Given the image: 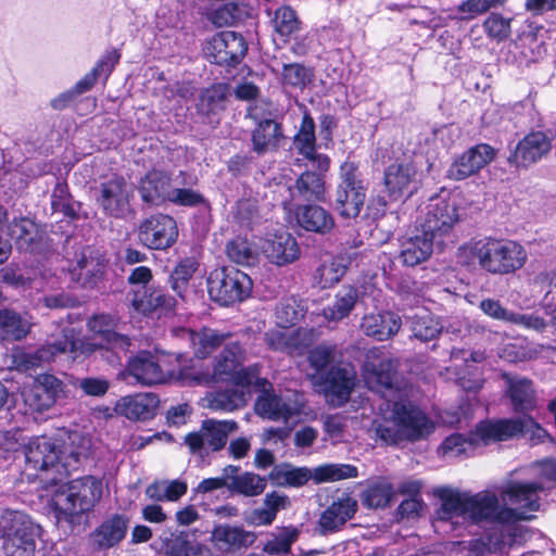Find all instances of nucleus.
Here are the masks:
<instances>
[{"label": "nucleus", "instance_id": "49", "mask_svg": "<svg viewBox=\"0 0 556 556\" xmlns=\"http://www.w3.org/2000/svg\"><path fill=\"white\" fill-rule=\"evenodd\" d=\"M348 270V262L345 257H333L324 262L315 273V280L323 289L329 288L338 283Z\"/></svg>", "mask_w": 556, "mask_h": 556}, {"label": "nucleus", "instance_id": "48", "mask_svg": "<svg viewBox=\"0 0 556 556\" xmlns=\"http://www.w3.org/2000/svg\"><path fill=\"white\" fill-rule=\"evenodd\" d=\"M31 324L26 318L8 309H0V334L7 340H21L30 331Z\"/></svg>", "mask_w": 556, "mask_h": 556}, {"label": "nucleus", "instance_id": "11", "mask_svg": "<svg viewBox=\"0 0 556 556\" xmlns=\"http://www.w3.org/2000/svg\"><path fill=\"white\" fill-rule=\"evenodd\" d=\"M106 268L105 255L93 248H85L76 263L68 269L71 281L84 289L92 290L103 280Z\"/></svg>", "mask_w": 556, "mask_h": 556}, {"label": "nucleus", "instance_id": "16", "mask_svg": "<svg viewBox=\"0 0 556 556\" xmlns=\"http://www.w3.org/2000/svg\"><path fill=\"white\" fill-rule=\"evenodd\" d=\"M138 237L140 242L149 249L165 250L176 242L178 228L170 216L160 214L141 223Z\"/></svg>", "mask_w": 556, "mask_h": 556}, {"label": "nucleus", "instance_id": "60", "mask_svg": "<svg viewBox=\"0 0 556 556\" xmlns=\"http://www.w3.org/2000/svg\"><path fill=\"white\" fill-rule=\"evenodd\" d=\"M208 551L202 544H192L184 536H177L167 546L164 556H205Z\"/></svg>", "mask_w": 556, "mask_h": 556}, {"label": "nucleus", "instance_id": "30", "mask_svg": "<svg viewBox=\"0 0 556 556\" xmlns=\"http://www.w3.org/2000/svg\"><path fill=\"white\" fill-rule=\"evenodd\" d=\"M262 250L269 262L278 266L290 264L300 256V248L295 239L287 231L267 238Z\"/></svg>", "mask_w": 556, "mask_h": 556}, {"label": "nucleus", "instance_id": "19", "mask_svg": "<svg viewBox=\"0 0 556 556\" xmlns=\"http://www.w3.org/2000/svg\"><path fill=\"white\" fill-rule=\"evenodd\" d=\"M75 349V343L68 337H60L35 352H16L13 355V364L17 370L27 371L49 364L59 355Z\"/></svg>", "mask_w": 556, "mask_h": 556}, {"label": "nucleus", "instance_id": "41", "mask_svg": "<svg viewBox=\"0 0 556 556\" xmlns=\"http://www.w3.org/2000/svg\"><path fill=\"white\" fill-rule=\"evenodd\" d=\"M248 392L242 387L208 393L204 406L214 412L230 413L243 407L248 402Z\"/></svg>", "mask_w": 556, "mask_h": 556}, {"label": "nucleus", "instance_id": "18", "mask_svg": "<svg viewBox=\"0 0 556 556\" xmlns=\"http://www.w3.org/2000/svg\"><path fill=\"white\" fill-rule=\"evenodd\" d=\"M551 150V138L543 131H532L517 143L507 162L515 168H528L547 156Z\"/></svg>", "mask_w": 556, "mask_h": 556}, {"label": "nucleus", "instance_id": "61", "mask_svg": "<svg viewBox=\"0 0 556 556\" xmlns=\"http://www.w3.org/2000/svg\"><path fill=\"white\" fill-rule=\"evenodd\" d=\"M312 71L300 63L283 64L282 79L283 83L292 87L303 88L312 79Z\"/></svg>", "mask_w": 556, "mask_h": 556}, {"label": "nucleus", "instance_id": "24", "mask_svg": "<svg viewBox=\"0 0 556 556\" xmlns=\"http://www.w3.org/2000/svg\"><path fill=\"white\" fill-rule=\"evenodd\" d=\"M131 193L125 179L116 177L101 185L97 201L106 214L119 217L129 210Z\"/></svg>", "mask_w": 556, "mask_h": 556}, {"label": "nucleus", "instance_id": "29", "mask_svg": "<svg viewBox=\"0 0 556 556\" xmlns=\"http://www.w3.org/2000/svg\"><path fill=\"white\" fill-rule=\"evenodd\" d=\"M159 399L153 393H138L119 399L115 412L129 420H147L152 418L157 409Z\"/></svg>", "mask_w": 556, "mask_h": 556}, {"label": "nucleus", "instance_id": "47", "mask_svg": "<svg viewBox=\"0 0 556 556\" xmlns=\"http://www.w3.org/2000/svg\"><path fill=\"white\" fill-rule=\"evenodd\" d=\"M132 307L142 314H149L157 308L172 309L174 300L165 295L161 290H152L150 292H135L131 299Z\"/></svg>", "mask_w": 556, "mask_h": 556}, {"label": "nucleus", "instance_id": "9", "mask_svg": "<svg viewBox=\"0 0 556 556\" xmlns=\"http://www.w3.org/2000/svg\"><path fill=\"white\" fill-rule=\"evenodd\" d=\"M458 222V205L454 199L433 198L426 206L420 227L435 240L450 235Z\"/></svg>", "mask_w": 556, "mask_h": 556}, {"label": "nucleus", "instance_id": "50", "mask_svg": "<svg viewBox=\"0 0 556 556\" xmlns=\"http://www.w3.org/2000/svg\"><path fill=\"white\" fill-rule=\"evenodd\" d=\"M267 485L265 477L254 472H243L231 478L228 489L244 496H257L262 494Z\"/></svg>", "mask_w": 556, "mask_h": 556}, {"label": "nucleus", "instance_id": "57", "mask_svg": "<svg viewBox=\"0 0 556 556\" xmlns=\"http://www.w3.org/2000/svg\"><path fill=\"white\" fill-rule=\"evenodd\" d=\"M392 497V486L389 482H378L370 485L362 495L364 505L369 508H383Z\"/></svg>", "mask_w": 556, "mask_h": 556}, {"label": "nucleus", "instance_id": "13", "mask_svg": "<svg viewBox=\"0 0 556 556\" xmlns=\"http://www.w3.org/2000/svg\"><path fill=\"white\" fill-rule=\"evenodd\" d=\"M248 50L244 38L235 31H220L213 36L204 47L206 59L218 65H236Z\"/></svg>", "mask_w": 556, "mask_h": 556}, {"label": "nucleus", "instance_id": "36", "mask_svg": "<svg viewBox=\"0 0 556 556\" xmlns=\"http://www.w3.org/2000/svg\"><path fill=\"white\" fill-rule=\"evenodd\" d=\"M88 328L91 332L106 343L108 348L126 349L129 339L115 331L116 319L111 315H97L88 320Z\"/></svg>", "mask_w": 556, "mask_h": 556}, {"label": "nucleus", "instance_id": "22", "mask_svg": "<svg viewBox=\"0 0 556 556\" xmlns=\"http://www.w3.org/2000/svg\"><path fill=\"white\" fill-rule=\"evenodd\" d=\"M56 452L63 475L77 468L81 458H86L91 447V440L79 431H64L55 440Z\"/></svg>", "mask_w": 556, "mask_h": 556}, {"label": "nucleus", "instance_id": "4", "mask_svg": "<svg viewBox=\"0 0 556 556\" xmlns=\"http://www.w3.org/2000/svg\"><path fill=\"white\" fill-rule=\"evenodd\" d=\"M378 438L388 444L403 440H418L433 430L431 420L418 408L394 403L381 421L374 422Z\"/></svg>", "mask_w": 556, "mask_h": 556}, {"label": "nucleus", "instance_id": "32", "mask_svg": "<svg viewBox=\"0 0 556 556\" xmlns=\"http://www.w3.org/2000/svg\"><path fill=\"white\" fill-rule=\"evenodd\" d=\"M41 528L27 515L17 510H4L0 515V533L3 540L39 538Z\"/></svg>", "mask_w": 556, "mask_h": 556}, {"label": "nucleus", "instance_id": "12", "mask_svg": "<svg viewBox=\"0 0 556 556\" xmlns=\"http://www.w3.org/2000/svg\"><path fill=\"white\" fill-rule=\"evenodd\" d=\"M478 431L484 441H506L520 433L528 432H531L533 437L542 441L547 435L546 431L529 416L517 419L483 421L479 426Z\"/></svg>", "mask_w": 556, "mask_h": 556}, {"label": "nucleus", "instance_id": "45", "mask_svg": "<svg viewBox=\"0 0 556 556\" xmlns=\"http://www.w3.org/2000/svg\"><path fill=\"white\" fill-rule=\"evenodd\" d=\"M126 530L127 520L116 515L96 530L93 534L94 542L101 548L112 547L125 536Z\"/></svg>", "mask_w": 556, "mask_h": 556}, {"label": "nucleus", "instance_id": "20", "mask_svg": "<svg viewBox=\"0 0 556 556\" xmlns=\"http://www.w3.org/2000/svg\"><path fill=\"white\" fill-rule=\"evenodd\" d=\"M496 155L495 150L486 144H477L454 160L447 170V177L453 180H464L478 174Z\"/></svg>", "mask_w": 556, "mask_h": 556}, {"label": "nucleus", "instance_id": "25", "mask_svg": "<svg viewBox=\"0 0 556 556\" xmlns=\"http://www.w3.org/2000/svg\"><path fill=\"white\" fill-rule=\"evenodd\" d=\"M434 239L422 228L406 235L400 240V262L407 267H415L427 262L433 253Z\"/></svg>", "mask_w": 556, "mask_h": 556}, {"label": "nucleus", "instance_id": "56", "mask_svg": "<svg viewBox=\"0 0 556 556\" xmlns=\"http://www.w3.org/2000/svg\"><path fill=\"white\" fill-rule=\"evenodd\" d=\"M273 25L280 36L288 37L300 29V21L290 7H280L275 11Z\"/></svg>", "mask_w": 556, "mask_h": 556}, {"label": "nucleus", "instance_id": "37", "mask_svg": "<svg viewBox=\"0 0 556 556\" xmlns=\"http://www.w3.org/2000/svg\"><path fill=\"white\" fill-rule=\"evenodd\" d=\"M184 334L190 341L194 355L199 358L211 355L229 337L228 333H222L211 328H202L198 331L184 330Z\"/></svg>", "mask_w": 556, "mask_h": 556}, {"label": "nucleus", "instance_id": "3", "mask_svg": "<svg viewBox=\"0 0 556 556\" xmlns=\"http://www.w3.org/2000/svg\"><path fill=\"white\" fill-rule=\"evenodd\" d=\"M103 494V482L93 476L72 480L59 489L52 497V505L59 522L79 525L84 515L91 511Z\"/></svg>", "mask_w": 556, "mask_h": 556}, {"label": "nucleus", "instance_id": "1", "mask_svg": "<svg viewBox=\"0 0 556 556\" xmlns=\"http://www.w3.org/2000/svg\"><path fill=\"white\" fill-rule=\"evenodd\" d=\"M543 490L542 481H511L500 489L498 495L491 491L470 495L447 488L441 489L439 517L442 520L462 517L472 522L488 520L511 525L530 519L529 513L540 507V493Z\"/></svg>", "mask_w": 556, "mask_h": 556}, {"label": "nucleus", "instance_id": "14", "mask_svg": "<svg viewBox=\"0 0 556 556\" xmlns=\"http://www.w3.org/2000/svg\"><path fill=\"white\" fill-rule=\"evenodd\" d=\"M420 173L415 161L395 162L384 170L383 185L389 198L397 201L418 189Z\"/></svg>", "mask_w": 556, "mask_h": 556}, {"label": "nucleus", "instance_id": "51", "mask_svg": "<svg viewBox=\"0 0 556 556\" xmlns=\"http://www.w3.org/2000/svg\"><path fill=\"white\" fill-rule=\"evenodd\" d=\"M316 483L334 482L357 477V468L349 464H326L312 470Z\"/></svg>", "mask_w": 556, "mask_h": 556}, {"label": "nucleus", "instance_id": "17", "mask_svg": "<svg viewBox=\"0 0 556 556\" xmlns=\"http://www.w3.org/2000/svg\"><path fill=\"white\" fill-rule=\"evenodd\" d=\"M304 408L302 396L295 394L294 399L282 397L269 392H263L256 400L254 409L262 418L274 421L282 420L285 424L299 417Z\"/></svg>", "mask_w": 556, "mask_h": 556}, {"label": "nucleus", "instance_id": "59", "mask_svg": "<svg viewBox=\"0 0 556 556\" xmlns=\"http://www.w3.org/2000/svg\"><path fill=\"white\" fill-rule=\"evenodd\" d=\"M414 337L421 341H430L441 331L439 323L428 314L416 315L412 320Z\"/></svg>", "mask_w": 556, "mask_h": 556}, {"label": "nucleus", "instance_id": "64", "mask_svg": "<svg viewBox=\"0 0 556 556\" xmlns=\"http://www.w3.org/2000/svg\"><path fill=\"white\" fill-rule=\"evenodd\" d=\"M38 538L3 540L2 549L5 556H35Z\"/></svg>", "mask_w": 556, "mask_h": 556}, {"label": "nucleus", "instance_id": "26", "mask_svg": "<svg viewBox=\"0 0 556 556\" xmlns=\"http://www.w3.org/2000/svg\"><path fill=\"white\" fill-rule=\"evenodd\" d=\"M27 464L35 470L53 469L63 475L55 441L47 437L35 438L25 447Z\"/></svg>", "mask_w": 556, "mask_h": 556}, {"label": "nucleus", "instance_id": "40", "mask_svg": "<svg viewBox=\"0 0 556 556\" xmlns=\"http://www.w3.org/2000/svg\"><path fill=\"white\" fill-rule=\"evenodd\" d=\"M296 219L299 225L304 229L318 233H326L334 226L332 216L318 205H304L299 207Z\"/></svg>", "mask_w": 556, "mask_h": 556}, {"label": "nucleus", "instance_id": "44", "mask_svg": "<svg viewBox=\"0 0 556 556\" xmlns=\"http://www.w3.org/2000/svg\"><path fill=\"white\" fill-rule=\"evenodd\" d=\"M229 97L230 91L227 85H213L201 93L198 111L206 116L218 114L226 109Z\"/></svg>", "mask_w": 556, "mask_h": 556}, {"label": "nucleus", "instance_id": "21", "mask_svg": "<svg viewBox=\"0 0 556 556\" xmlns=\"http://www.w3.org/2000/svg\"><path fill=\"white\" fill-rule=\"evenodd\" d=\"M256 538L255 532L244 529L243 526L220 523L213 528L210 541L217 551L235 554L251 547Z\"/></svg>", "mask_w": 556, "mask_h": 556}, {"label": "nucleus", "instance_id": "8", "mask_svg": "<svg viewBox=\"0 0 556 556\" xmlns=\"http://www.w3.org/2000/svg\"><path fill=\"white\" fill-rule=\"evenodd\" d=\"M340 178L336 194L337 210L343 217L355 218L359 215L366 199L357 166L353 162L343 163L340 167Z\"/></svg>", "mask_w": 556, "mask_h": 556}, {"label": "nucleus", "instance_id": "27", "mask_svg": "<svg viewBox=\"0 0 556 556\" xmlns=\"http://www.w3.org/2000/svg\"><path fill=\"white\" fill-rule=\"evenodd\" d=\"M357 510V501L350 496L340 497L331 503L320 515L318 530L321 534L339 531Z\"/></svg>", "mask_w": 556, "mask_h": 556}, {"label": "nucleus", "instance_id": "6", "mask_svg": "<svg viewBox=\"0 0 556 556\" xmlns=\"http://www.w3.org/2000/svg\"><path fill=\"white\" fill-rule=\"evenodd\" d=\"M252 287L253 282L249 275L233 267L216 268L207 278L211 299L224 306L248 299Z\"/></svg>", "mask_w": 556, "mask_h": 556}, {"label": "nucleus", "instance_id": "53", "mask_svg": "<svg viewBox=\"0 0 556 556\" xmlns=\"http://www.w3.org/2000/svg\"><path fill=\"white\" fill-rule=\"evenodd\" d=\"M295 189L304 200H321L325 194V181L319 174L305 172L298 178Z\"/></svg>", "mask_w": 556, "mask_h": 556}, {"label": "nucleus", "instance_id": "2", "mask_svg": "<svg viewBox=\"0 0 556 556\" xmlns=\"http://www.w3.org/2000/svg\"><path fill=\"white\" fill-rule=\"evenodd\" d=\"M527 252L516 241L482 238L471 240L458 248V262L466 266L478 264L483 270L494 275L513 274L523 267Z\"/></svg>", "mask_w": 556, "mask_h": 556}, {"label": "nucleus", "instance_id": "46", "mask_svg": "<svg viewBox=\"0 0 556 556\" xmlns=\"http://www.w3.org/2000/svg\"><path fill=\"white\" fill-rule=\"evenodd\" d=\"M187 490V483L182 480H160L147 486L146 495L156 502H176Z\"/></svg>", "mask_w": 556, "mask_h": 556}, {"label": "nucleus", "instance_id": "33", "mask_svg": "<svg viewBox=\"0 0 556 556\" xmlns=\"http://www.w3.org/2000/svg\"><path fill=\"white\" fill-rule=\"evenodd\" d=\"M402 326L400 316L392 312L369 313L362 318L361 328L368 337L386 341L394 337Z\"/></svg>", "mask_w": 556, "mask_h": 556}, {"label": "nucleus", "instance_id": "7", "mask_svg": "<svg viewBox=\"0 0 556 556\" xmlns=\"http://www.w3.org/2000/svg\"><path fill=\"white\" fill-rule=\"evenodd\" d=\"M239 429L235 420L205 419L198 431L188 433L184 441L192 454L201 456L222 451L228 437Z\"/></svg>", "mask_w": 556, "mask_h": 556}, {"label": "nucleus", "instance_id": "31", "mask_svg": "<svg viewBox=\"0 0 556 556\" xmlns=\"http://www.w3.org/2000/svg\"><path fill=\"white\" fill-rule=\"evenodd\" d=\"M315 143V123L308 114H305L302 118L300 130L294 137L295 149L305 159L309 160L313 166L326 172L329 168L330 161L328 156L316 153Z\"/></svg>", "mask_w": 556, "mask_h": 556}, {"label": "nucleus", "instance_id": "63", "mask_svg": "<svg viewBox=\"0 0 556 556\" xmlns=\"http://www.w3.org/2000/svg\"><path fill=\"white\" fill-rule=\"evenodd\" d=\"M337 355L338 351L334 345L319 344L309 351L308 362L311 367L319 372L333 363Z\"/></svg>", "mask_w": 556, "mask_h": 556}, {"label": "nucleus", "instance_id": "52", "mask_svg": "<svg viewBox=\"0 0 556 556\" xmlns=\"http://www.w3.org/2000/svg\"><path fill=\"white\" fill-rule=\"evenodd\" d=\"M553 274L549 271L539 273L532 280L535 287L549 286L540 302V306L544 314L551 319L552 328L556 330V283L552 286Z\"/></svg>", "mask_w": 556, "mask_h": 556}, {"label": "nucleus", "instance_id": "54", "mask_svg": "<svg viewBox=\"0 0 556 556\" xmlns=\"http://www.w3.org/2000/svg\"><path fill=\"white\" fill-rule=\"evenodd\" d=\"M482 422H480L477 428ZM478 429H476V432L472 433L468 439L464 438L460 434H452L448 438L444 440V442L441 445V452L444 456H458L460 454L467 453L468 447L483 443L489 444L491 441H484L481 435L478 433Z\"/></svg>", "mask_w": 556, "mask_h": 556}, {"label": "nucleus", "instance_id": "28", "mask_svg": "<svg viewBox=\"0 0 556 556\" xmlns=\"http://www.w3.org/2000/svg\"><path fill=\"white\" fill-rule=\"evenodd\" d=\"M121 375L124 379L131 377L137 383L142 386L162 383L166 380L157 359L147 352L140 353L132 358Z\"/></svg>", "mask_w": 556, "mask_h": 556}, {"label": "nucleus", "instance_id": "39", "mask_svg": "<svg viewBox=\"0 0 556 556\" xmlns=\"http://www.w3.org/2000/svg\"><path fill=\"white\" fill-rule=\"evenodd\" d=\"M139 191L144 202L159 204L168 199L169 178L163 172L151 170L141 179Z\"/></svg>", "mask_w": 556, "mask_h": 556}, {"label": "nucleus", "instance_id": "58", "mask_svg": "<svg viewBox=\"0 0 556 556\" xmlns=\"http://www.w3.org/2000/svg\"><path fill=\"white\" fill-rule=\"evenodd\" d=\"M228 257L240 265H251L256 261V252L251 243L242 238H237L227 244Z\"/></svg>", "mask_w": 556, "mask_h": 556}, {"label": "nucleus", "instance_id": "10", "mask_svg": "<svg viewBox=\"0 0 556 556\" xmlns=\"http://www.w3.org/2000/svg\"><path fill=\"white\" fill-rule=\"evenodd\" d=\"M64 396H66L65 383L51 374L38 375L31 387L23 392L24 403L38 413L49 410Z\"/></svg>", "mask_w": 556, "mask_h": 556}, {"label": "nucleus", "instance_id": "34", "mask_svg": "<svg viewBox=\"0 0 556 556\" xmlns=\"http://www.w3.org/2000/svg\"><path fill=\"white\" fill-rule=\"evenodd\" d=\"M290 506L291 501L288 495L277 491L267 493L263 501V507L251 511L245 521L254 526H270L277 514Z\"/></svg>", "mask_w": 556, "mask_h": 556}, {"label": "nucleus", "instance_id": "35", "mask_svg": "<svg viewBox=\"0 0 556 556\" xmlns=\"http://www.w3.org/2000/svg\"><path fill=\"white\" fill-rule=\"evenodd\" d=\"M282 140L281 126L270 118L258 121L252 131L253 150L258 154L276 150Z\"/></svg>", "mask_w": 556, "mask_h": 556}, {"label": "nucleus", "instance_id": "62", "mask_svg": "<svg viewBox=\"0 0 556 556\" xmlns=\"http://www.w3.org/2000/svg\"><path fill=\"white\" fill-rule=\"evenodd\" d=\"M299 531L293 528L283 529L279 535L266 542L263 551L270 555L286 554L290 551L293 542L296 541Z\"/></svg>", "mask_w": 556, "mask_h": 556}, {"label": "nucleus", "instance_id": "55", "mask_svg": "<svg viewBox=\"0 0 556 556\" xmlns=\"http://www.w3.org/2000/svg\"><path fill=\"white\" fill-rule=\"evenodd\" d=\"M197 262L192 258H185L174 268L169 281L172 289L180 296L188 288V282L197 270Z\"/></svg>", "mask_w": 556, "mask_h": 556}, {"label": "nucleus", "instance_id": "38", "mask_svg": "<svg viewBox=\"0 0 556 556\" xmlns=\"http://www.w3.org/2000/svg\"><path fill=\"white\" fill-rule=\"evenodd\" d=\"M507 384V394L515 410L525 412L535 406V392L531 380L520 377L504 376Z\"/></svg>", "mask_w": 556, "mask_h": 556}, {"label": "nucleus", "instance_id": "23", "mask_svg": "<svg viewBox=\"0 0 556 556\" xmlns=\"http://www.w3.org/2000/svg\"><path fill=\"white\" fill-rule=\"evenodd\" d=\"M356 384V371L352 366L332 367L324 383L326 401L334 407L345 404Z\"/></svg>", "mask_w": 556, "mask_h": 556}, {"label": "nucleus", "instance_id": "5", "mask_svg": "<svg viewBox=\"0 0 556 556\" xmlns=\"http://www.w3.org/2000/svg\"><path fill=\"white\" fill-rule=\"evenodd\" d=\"M244 349L238 342L227 343L216 357L213 372L204 378L206 383L231 381L237 387H249L258 376V366L244 367Z\"/></svg>", "mask_w": 556, "mask_h": 556}, {"label": "nucleus", "instance_id": "43", "mask_svg": "<svg viewBox=\"0 0 556 556\" xmlns=\"http://www.w3.org/2000/svg\"><path fill=\"white\" fill-rule=\"evenodd\" d=\"M268 478L278 486L300 488L313 479V476L312 470L307 468H296L283 463L275 466L270 470Z\"/></svg>", "mask_w": 556, "mask_h": 556}, {"label": "nucleus", "instance_id": "42", "mask_svg": "<svg viewBox=\"0 0 556 556\" xmlns=\"http://www.w3.org/2000/svg\"><path fill=\"white\" fill-rule=\"evenodd\" d=\"M358 301V291L353 286H343L336 294L334 301L323 309V315L330 321H338L352 312Z\"/></svg>", "mask_w": 556, "mask_h": 556}, {"label": "nucleus", "instance_id": "15", "mask_svg": "<svg viewBox=\"0 0 556 556\" xmlns=\"http://www.w3.org/2000/svg\"><path fill=\"white\" fill-rule=\"evenodd\" d=\"M397 361L387 357L379 349L368 350L364 363V380L377 392L390 390L396 376Z\"/></svg>", "mask_w": 556, "mask_h": 556}]
</instances>
